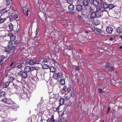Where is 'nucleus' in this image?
<instances>
[{
	"label": "nucleus",
	"instance_id": "obj_51",
	"mask_svg": "<svg viewBox=\"0 0 122 122\" xmlns=\"http://www.w3.org/2000/svg\"><path fill=\"white\" fill-rule=\"evenodd\" d=\"M14 61H11L10 62H9V66L11 67L13 64Z\"/></svg>",
	"mask_w": 122,
	"mask_h": 122
},
{
	"label": "nucleus",
	"instance_id": "obj_17",
	"mask_svg": "<svg viewBox=\"0 0 122 122\" xmlns=\"http://www.w3.org/2000/svg\"><path fill=\"white\" fill-rule=\"evenodd\" d=\"M23 10L24 15H25L26 16H28L29 14L28 11V10L27 9L26 10L25 7H23Z\"/></svg>",
	"mask_w": 122,
	"mask_h": 122
},
{
	"label": "nucleus",
	"instance_id": "obj_31",
	"mask_svg": "<svg viewBox=\"0 0 122 122\" xmlns=\"http://www.w3.org/2000/svg\"><path fill=\"white\" fill-rule=\"evenodd\" d=\"M102 8L101 6L100 7V6H98L97 7V8L96 12H99L100 10H101L102 12L104 11H102Z\"/></svg>",
	"mask_w": 122,
	"mask_h": 122
},
{
	"label": "nucleus",
	"instance_id": "obj_22",
	"mask_svg": "<svg viewBox=\"0 0 122 122\" xmlns=\"http://www.w3.org/2000/svg\"><path fill=\"white\" fill-rule=\"evenodd\" d=\"M64 99L62 98H61L59 101V105L60 106H61L63 105L64 104Z\"/></svg>",
	"mask_w": 122,
	"mask_h": 122
},
{
	"label": "nucleus",
	"instance_id": "obj_58",
	"mask_svg": "<svg viewBox=\"0 0 122 122\" xmlns=\"http://www.w3.org/2000/svg\"><path fill=\"white\" fill-rule=\"evenodd\" d=\"M67 49L68 50H71V48L70 46H67Z\"/></svg>",
	"mask_w": 122,
	"mask_h": 122
},
{
	"label": "nucleus",
	"instance_id": "obj_62",
	"mask_svg": "<svg viewBox=\"0 0 122 122\" xmlns=\"http://www.w3.org/2000/svg\"><path fill=\"white\" fill-rule=\"evenodd\" d=\"M5 9H6L7 10H6V11L8 12V11L10 10V8L9 7H7L6 8H5Z\"/></svg>",
	"mask_w": 122,
	"mask_h": 122
},
{
	"label": "nucleus",
	"instance_id": "obj_1",
	"mask_svg": "<svg viewBox=\"0 0 122 122\" xmlns=\"http://www.w3.org/2000/svg\"><path fill=\"white\" fill-rule=\"evenodd\" d=\"M1 101L7 105L5 107H7L8 109L10 108V106L12 107L14 109H16L17 108L15 104L10 99L6 98H4L1 99Z\"/></svg>",
	"mask_w": 122,
	"mask_h": 122
},
{
	"label": "nucleus",
	"instance_id": "obj_37",
	"mask_svg": "<svg viewBox=\"0 0 122 122\" xmlns=\"http://www.w3.org/2000/svg\"><path fill=\"white\" fill-rule=\"evenodd\" d=\"M13 43H12V41H10L9 42L7 47H11L12 46H13Z\"/></svg>",
	"mask_w": 122,
	"mask_h": 122
},
{
	"label": "nucleus",
	"instance_id": "obj_64",
	"mask_svg": "<svg viewBox=\"0 0 122 122\" xmlns=\"http://www.w3.org/2000/svg\"><path fill=\"white\" fill-rule=\"evenodd\" d=\"M110 63L108 62H107L106 64V65L105 67L106 68V67L107 66H110L109 65H110Z\"/></svg>",
	"mask_w": 122,
	"mask_h": 122
},
{
	"label": "nucleus",
	"instance_id": "obj_52",
	"mask_svg": "<svg viewBox=\"0 0 122 122\" xmlns=\"http://www.w3.org/2000/svg\"><path fill=\"white\" fill-rule=\"evenodd\" d=\"M75 1L77 4H80L82 1L83 0H75Z\"/></svg>",
	"mask_w": 122,
	"mask_h": 122
},
{
	"label": "nucleus",
	"instance_id": "obj_23",
	"mask_svg": "<svg viewBox=\"0 0 122 122\" xmlns=\"http://www.w3.org/2000/svg\"><path fill=\"white\" fill-rule=\"evenodd\" d=\"M59 83L61 85H64L65 84V80L64 79L61 78L60 79Z\"/></svg>",
	"mask_w": 122,
	"mask_h": 122
},
{
	"label": "nucleus",
	"instance_id": "obj_61",
	"mask_svg": "<svg viewBox=\"0 0 122 122\" xmlns=\"http://www.w3.org/2000/svg\"><path fill=\"white\" fill-rule=\"evenodd\" d=\"M79 70V67L78 66H76L75 69V70L76 71H78Z\"/></svg>",
	"mask_w": 122,
	"mask_h": 122
},
{
	"label": "nucleus",
	"instance_id": "obj_30",
	"mask_svg": "<svg viewBox=\"0 0 122 122\" xmlns=\"http://www.w3.org/2000/svg\"><path fill=\"white\" fill-rule=\"evenodd\" d=\"M15 77H13V76L9 77L8 78V80H9V82H11L15 80Z\"/></svg>",
	"mask_w": 122,
	"mask_h": 122
},
{
	"label": "nucleus",
	"instance_id": "obj_14",
	"mask_svg": "<svg viewBox=\"0 0 122 122\" xmlns=\"http://www.w3.org/2000/svg\"><path fill=\"white\" fill-rule=\"evenodd\" d=\"M6 95L5 92L3 91H0V99L2 98L5 97Z\"/></svg>",
	"mask_w": 122,
	"mask_h": 122
},
{
	"label": "nucleus",
	"instance_id": "obj_56",
	"mask_svg": "<svg viewBox=\"0 0 122 122\" xmlns=\"http://www.w3.org/2000/svg\"><path fill=\"white\" fill-rule=\"evenodd\" d=\"M22 67V66L21 65V64H20V65H19L18 66H17V67L18 68L20 69V68Z\"/></svg>",
	"mask_w": 122,
	"mask_h": 122
},
{
	"label": "nucleus",
	"instance_id": "obj_27",
	"mask_svg": "<svg viewBox=\"0 0 122 122\" xmlns=\"http://www.w3.org/2000/svg\"><path fill=\"white\" fill-rule=\"evenodd\" d=\"M5 58V57H4L3 56H0V61L1 63H2V64L4 63V60Z\"/></svg>",
	"mask_w": 122,
	"mask_h": 122
},
{
	"label": "nucleus",
	"instance_id": "obj_25",
	"mask_svg": "<svg viewBox=\"0 0 122 122\" xmlns=\"http://www.w3.org/2000/svg\"><path fill=\"white\" fill-rule=\"evenodd\" d=\"M106 68L108 71H113L114 70V69L113 67L110 66H107Z\"/></svg>",
	"mask_w": 122,
	"mask_h": 122
},
{
	"label": "nucleus",
	"instance_id": "obj_5",
	"mask_svg": "<svg viewBox=\"0 0 122 122\" xmlns=\"http://www.w3.org/2000/svg\"><path fill=\"white\" fill-rule=\"evenodd\" d=\"M95 12H92L88 14L87 16V18L89 19H92L96 17Z\"/></svg>",
	"mask_w": 122,
	"mask_h": 122
},
{
	"label": "nucleus",
	"instance_id": "obj_44",
	"mask_svg": "<svg viewBox=\"0 0 122 122\" xmlns=\"http://www.w3.org/2000/svg\"><path fill=\"white\" fill-rule=\"evenodd\" d=\"M95 31L97 32L101 33H102V30H101L100 29H98L97 28H96V30Z\"/></svg>",
	"mask_w": 122,
	"mask_h": 122
},
{
	"label": "nucleus",
	"instance_id": "obj_36",
	"mask_svg": "<svg viewBox=\"0 0 122 122\" xmlns=\"http://www.w3.org/2000/svg\"><path fill=\"white\" fill-rule=\"evenodd\" d=\"M9 27L10 30H13V25L11 23H10L9 25Z\"/></svg>",
	"mask_w": 122,
	"mask_h": 122
},
{
	"label": "nucleus",
	"instance_id": "obj_35",
	"mask_svg": "<svg viewBox=\"0 0 122 122\" xmlns=\"http://www.w3.org/2000/svg\"><path fill=\"white\" fill-rule=\"evenodd\" d=\"M6 19L4 18H2L1 16H0V23H2L4 22L6 20Z\"/></svg>",
	"mask_w": 122,
	"mask_h": 122
},
{
	"label": "nucleus",
	"instance_id": "obj_7",
	"mask_svg": "<svg viewBox=\"0 0 122 122\" xmlns=\"http://www.w3.org/2000/svg\"><path fill=\"white\" fill-rule=\"evenodd\" d=\"M37 36L36 37H35L32 41L33 45L37 46L39 45V39H37Z\"/></svg>",
	"mask_w": 122,
	"mask_h": 122
},
{
	"label": "nucleus",
	"instance_id": "obj_29",
	"mask_svg": "<svg viewBox=\"0 0 122 122\" xmlns=\"http://www.w3.org/2000/svg\"><path fill=\"white\" fill-rule=\"evenodd\" d=\"M58 75L56 73H54L52 77L55 79L57 80L58 79Z\"/></svg>",
	"mask_w": 122,
	"mask_h": 122
},
{
	"label": "nucleus",
	"instance_id": "obj_11",
	"mask_svg": "<svg viewBox=\"0 0 122 122\" xmlns=\"http://www.w3.org/2000/svg\"><path fill=\"white\" fill-rule=\"evenodd\" d=\"M8 36L10 37V41H14L15 40V37L12 33H9Z\"/></svg>",
	"mask_w": 122,
	"mask_h": 122
},
{
	"label": "nucleus",
	"instance_id": "obj_47",
	"mask_svg": "<svg viewBox=\"0 0 122 122\" xmlns=\"http://www.w3.org/2000/svg\"><path fill=\"white\" fill-rule=\"evenodd\" d=\"M60 107V106H59L57 108L55 107L54 110H55V111L56 112H58L59 111V107Z\"/></svg>",
	"mask_w": 122,
	"mask_h": 122
},
{
	"label": "nucleus",
	"instance_id": "obj_43",
	"mask_svg": "<svg viewBox=\"0 0 122 122\" xmlns=\"http://www.w3.org/2000/svg\"><path fill=\"white\" fill-rule=\"evenodd\" d=\"M99 76L100 77H103L105 76V74L101 72L99 73L98 74Z\"/></svg>",
	"mask_w": 122,
	"mask_h": 122
},
{
	"label": "nucleus",
	"instance_id": "obj_54",
	"mask_svg": "<svg viewBox=\"0 0 122 122\" xmlns=\"http://www.w3.org/2000/svg\"><path fill=\"white\" fill-rule=\"evenodd\" d=\"M47 62V59L46 58L44 59L42 61L43 62Z\"/></svg>",
	"mask_w": 122,
	"mask_h": 122
},
{
	"label": "nucleus",
	"instance_id": "obj_59",
	"mask_svg": "<svg viewBox=\"0 0 122 122\" xmlns=\"http://www.w3.org/2000/svg\"><path fill=\"white\" fill-rule=\"evenodd\" d=\"M19 43V41H15L14 42V44L15 45H17Z\"/></svg>",
	"mask_w": 122,
	"mask_h": 122
},
{
	"label": "nucleus",
	"instance_id": "obj_3",
	"mask_svg": "<svg viewBox=\"0 0 122 122\" xmlns=\"http://www.w3.org/2000/svg\"><path fill=\"white\" fill-rule=\"evenodd\" d=\"M71 86L70 84H66L65 86L62 89L61 91V92L62 94L65 93L66 92H68L71 90Z\"/></svg>",
	"mask_w": 122,
	"mask_h": 122
},
{
	"label": "nucleus",
	"instance_id": "obj_2",
	"mask_svg": "<svg viewBox=\"0 0 122 122\" xmlns=\"http://www.w3.org/2000/svg\"><path fill=\"white\" fill-rule=\"evenodd\" d=\"M100 5L102 8V11H107L106 9L108 8V4L107 2H106L104 0H102L101 1Z\"/></svg>",
	"mask_w": 122,
	"mask_h": 122
},
{
	"label": "nucleus",
	"instance_id": "obj_49",
	"mask_svg": "<svg viewBox=\"0 0 122 122\" xmlns=\"http://www.w3.org/2000/svg\"><path fill=\"white\" fill-rule=\"evenodd\" d=\"M81 20L84 23H86V21L84 17Z\"/></svg>",
	"mask_w": 122,
	"mask_h": 122
},
{
	"label": "nucleus",
	"instance_id": "obj_38",
	"mask_svg": "<svg viewBox=\"0 0 122 122\" xmlns=\"http://www.w3.org/2000/svg\"><path fill=\"white\" fill-rule=\"evenodd\" d=\"M87 13L85 10H82V12L81 13V15L83 16H84V15H86V14Z\"/></svg>",
	"mask_w": 122,
	"mask_h": 122
},
{
	"label": "nucleus",
	"instance_id": "obj_20",
	"mask_svg": "<svg viewBox=\"0 0 122 122\" xmlns=\"http://www.w3.org/2000/svg\"><path fill=\"white\" fill-rule=\"evenodd\" d=\"M30 67L28 66H26L24 68V71L27 73L30 72Z\"/></svg>",
	"mask_w": 122,
	"mask_h": 122
},
{
	"label": "nucleus",
	"instance_id": "obj_53",
	"mask_svg": "<svg viewBox=\"0 0 122 122\" xmlns=\"http://www.w3.org/2000/svg\"><path fill=\"white\" fill-rule=\"evenodd\" d=\"M39 31L38 30V29H37L36 33V36L35 37H36V36H37V37L38 36L39 34H38L39 33Z\"/></svg>",
	"mask_w": 122,
	"mask_h": 122
},
{
	"label": "nucleus",
	"instance_id": "obj_42",
	"mask_svg": "<svg viewBox=\"0 0 122 122\" xmlns=\"http://www.w3.org/2000/svg\"><path fill=\"white\" fill-rule=\"evenodd\" d=\"M30 72L32 71H33L36 70V68L35 67H30Z\"/></svg>",
	"mask_w": 122,
	"mask_h": 122
},
{
	"label": "nucleus",
	"instance_id": "obj_9",
	"mask_svg": "<svg viewBox=\"0 0 122 122\" xmlns=\"http://www.w3.org/2000/svg\"><path fill=\"white\" fill-rule=\"evenodd\" d=\"M84 7L85 10L87 13H90L92 10V8L89 5H87V6L85 7Z\"/></svg>",
	"mask_w": 122,
	"mask_h": 122
},
{
	"label": "nucleus",
	"instance_id": "obj_19",
	"mask_svg": "<svg viewBox=\"0 0 122 122\" xmlns=\"http://www.w3.org/2000/svg\"><path fill=\"white\" fill-rule=\"evenodd\" d=\"M10 82L6 81L3 83L2 84V86L3 88H5L7 87L9 85Z\"/></svg>",
	"mask_w": 122,
	"mask_h": 122
},
{
	"label": "nucleus",
	"instance_id": "obj_34",
	"mask_svg": "<svg viewBox=\"0 0 122 122\" xmlns=\"http://www.w3.org/2000/svg\"><path fill=\"white\" fill-rule=\"evenodd\" d=\"M108 8L109 9H112L115 6L113 4H108Z\"/></svg>",
	"mask_w": 122,
	"mask_h": 122
},
{
	"label": "nucleus",
	"instance_id": "obj_21",
	"mask_svg": "<svg viewBox=\"0 0 122 122\" xmlns=\"http://www.w3.org/2000/svg\"><path fill=\"white\" fill-rule=\"evenodd\" d=\"M21 96L22 99H25L27 98V94L26 92L21 93Z\"/></svg>",
	"mask_w": 122,
	"mask_h": 122
},
{
	"label": "nucleus",
	"instance_id": "obj_16",
	"mask_svg": "<svg viewBox=\"0 0 122 122\" xmlns=\"http://www.w3.org/2000/svg\"><path fill=\"white\" fill-rule=\"evenodd\" d=\"M69 10L70 11H73L74 9V5L70 4L69 5L68 7Z\"/></svg>",
	"mask_w": 122,
	"mask_h": 122
},
{
	"label": "nucleus",
	"instance_id": "obj_50",
	"mask_svg": "<svg viewBox=\"0 0 122 122\" xmlns=\"http://www.w3.org/2000/svg\"><path fill=\"white\" fill-rule=\"evenodd\" d=\"M83 18V17L82 16L79 15L77 17V19H80L81 20Z\"/></svg>",
	"mask_w": 122,
	"mask_h": 122
},
{
	"label": "nucleus",
	"instance_id": "obj_8",
	"mask_svg": "<svg viewBox=\"0 0 122 122\" xmlns=\"http://www.w3.org/2000/svg\"><path fill=\"white\" fill-rule=\"evenodd\" d=\"M25 64L32 66L34 65V61L31 59H28L25 61Z\"/></svg>",
	"mask_w": 122,
	"mask_h": 122
},
{
	"label": "nucleus",
	"instance_id": "obj_4",
	"mask_svg": "<svg viewBox=\"0 0 122 122\" xmlns=\"http://www.w3.org/2000/svg\"><path fill=\"white\" fill-rule=\"evenodd\" d=\"M15 46H12L11 47H7V48H5V51L8 52L9 54L11 53L14 51L15 50Z\"/></svg>",
	"mask_w": 122,
	"mask_h": 122
},
{
	"label": "nucleus",
	"instance_id": "obj_24",
	"mask_svg": "<svg viewBox=\"0 0 122 122\" xmlns=\"http://www.w3.org/2000/svg\"><path fill=\"white\" fill-rule=\"evenodd\" d=\"M117 32L118 33H122V27H119L117 30Z\"/></svg>",
	"mask_w": 122,
	"mask_h": 122
},
{
	"label": "nucleus",
	"instance_id": "obj_12",
	"mask_svg": "<svg viewBox=\"0 0 122 122\" xmlns=\"http://www.w3.org/2000/svg\"><path fill=\"white\" fill-rule=\"evenodd\" d=\"M28 74L27 73L24 71L22 72L21 74V76L22 78L23 79L26 78Z\"/></svg>",
	"mask_w": 122,
	"mask_h": 122
},
{
	"label": "nucleus",
	"instance_id": "obj_57",
	"mask_svg": "<svg viewBox=\"0 0 122 122\" xmlns=\"http://www.w3.org/2000/svg\"><path fill=\"white\" fill-rule=\"evenodd\" d=\"M91 29L94 31H95L96 30V28H95L94 27L92 26L91 27Z\"/></svg>",
	"mask_w": 122,
	"mask_h": 122
},
{
	"label": "nucleus",
	"instance_id": "obj_13",
	"mask_svg": "<svg viewBox=\"0 0 122 122\" xmlns=\"http://www.w3.org/2000/svg\"><path fill=\"white\" fill-rule=\"evenodd\" d=\"M113 29L110 27H108L106 29V31L108 33L111 34L112 31Z\"/></svg>",
	"mask_w": 122,
	"mask_h": 122
},
{
	"label": "nucleus",
	"instance_id": "obj_26",
	"mask_svg": "<svg viewBox=\"0 0 122 122\" xmlns=\"http://www.w3.org/2000/svg\"><path fill=\"white\" fill-rule=\"evenodd\" d=\"M96 14V18H98L99 17H101V12H95Z\"/></svg>",
	"mask_w": 122,
	"mask_h": 122
},
{
	"label": "nucleus",
	"instance_id": "obj_55",
	"mask_svg": "<svg viewBox=\"0 0 122 122\" xmlns=\"http://www.w3.org/2000/svg\"><path fill=\"white\" fill-rule=\"evenodd\" d=\"M119 85V83H117L116 84V86L117 88H119L120 86Z\"/></svg>",
	"mask_w": 122,
	"mask_h": 122
},
{
	"label": "nucleus",
	"instance_id": "obj_60",
	"mask_svg": "<svg viewBox=\"0 0 122 122\" xmlns=\"http://www.w3.org/2000/svg\"><path fill=\"white\" fill-rule=\"evenodd\" d=\"M88 1V2H89L90 3H92L93 2L94 0H87Z\"/></svg>",
	"mask_w": 122,
	"mask_h": 122
},
{
	"label": "nucleus",
	"instance_id": "obj_46",
	"mask_svg": "<svg viewBox=\"0 0 122 122\" xmlns=\"http://www.w3.org/2000/svg\"><path fill=\"white\" fill-rule=\"evenodd\" d=\"M50 119L51 122H54L55 121L54 119V117L53 115L52 116V117L50 118Z\"/></svg>",
	"mask_w": 122,
	"mask_h": 122
},
{
	"label": "nucleus",
	"instance_id": "obj_48",
	"mask_svg": "<svg viewBox=\"0 0 122 122\" xmlns=\"http://www.w3.org/2000/svg\"><path fill=\"white\" fill-rule=\"evenodd\" d=\"M40 63V61L39 60H36V61H34V64H39Z\"/></svg>",
	"mask_w": 122,
	"mask_h": 122
},
{
	"label": "nucleus",
	"instance_id": "obj_28",
	"mask_svg": "<svg viewBox=\"0 0 122 122\" xmlns=\"http://www.w3.org/2000/svg\"><path fill=\"white\" fill-rule=\"evenodd\" d=\"M42 67L44 69H47L49 68V67L47 64H44L42 66Z\"/></svg>",
	"mask_w": 122,
	"mask_h": 122
},
{
	"label": "nucleus",
	"instance_id": "obj_33",
	"mask_svg": "<svg viewBox=\"0 0 122 122\" xmlns=\"http://www.w3.org/2000/svg\"><path fill=\"white\" fill-rule=\"evenodd\" d=\"M5 8L1 10L0 11L1 14H3L7 12Z\"/></svg>",
	"mask_w": 122,
	"mask_h": 122
},
{
	"label": "nucleus",
	"instance_id": "obj_10",
	"mask_svg": "<svg viewBox=\"0 0 122 122\" xmlns=\"http://www.w3.org/2000/svg\"><path fill=\"white\" fill-rule=\"evenodd\" d=\"M76 9L78 11H81L83 9V6L79 4L76 6Z\"/></svg>",
	"mask_w": 122,
	"mask_h": 122
},
{
	"label": "nucleus",
	"instance_id": "obj_39",
	"mask_svg": "<svg viewBox=\"0 0 122 122\" xmlns=\"http://www.w3.org/2000/svg\"><path fill=\"white\" fill-rule=\"evenodd\" d=\"M94 23L96 25H98L100 24L99 21L98 20H96L94 21Z\"/></svg>",
	"mask_w": 122,
	"mask_h": 122
},
{
	"label": "nucleus",
	"instance_id": "obj_40",
	"mask_svg": "<svg viewBox=\"0 0 122 122\" xmlns=\"http://www.w3.org/2000/svg\"><path fill=\"white\" fill-rule=\"evenodd\" d=\"M6 6H9L10 4V0H6Z\"/></svg>",
	"mask_w": 122,
	"mask_h": 122
},
{
	"label": "nucleus",
	"instance_id": "obj_15",
	"mask_svg": "<svg viewBox=\"0 0 122 122\" xmlns=\"http://www.w3.org/2000/svg\"><path fill=\"white\" fill-rule=\"evenodd\" d=\"M88 1L87 0H84L82 1V5L84 7H85L88 5Z\"/></svg>",
	"mask_w": 122,
	"mask_h": 122
},
{
	"label": "nucleus",
	"instance_id": "obj_45",
	"mask_svg": "<svg viewBox=\"0 0 122 122\" xmlns=\"http://www.w3.org/2000/svg\"><path fill=\"white\" fill-rule=\"evenodd\" d=\"M73 0H67V3L69 4H72L73 2Z\"/></svg>",
	"mask_w": 122,
	"mask_h": 122
},
{
	"label": "nucleus",
	"instance_id": "obj_32",
	"mask_svg": "<svg viewBox=\"0 0 122 122\" xmlns=\"http://www.w3.org/2000/svg\"><path fill=\"white\" fill-rule=\"evenodd\" d=\"M50 69L51 72H54L55 71V69L53 66H51L50 67Z\"/></svg>",
	"mask_w": 122,
	"mask_h": 122
},
{
	"label": "nucleus",
	"instance_id": "obj_6",
	"mask_svg": "<svg viewBox=\"0 0 122 122\" xmlns=\"http://www.w3.org/2000/svg\"><path fill=\"white\" fill-rule=\"evenodd\" d=\"M19 53L21 55L26 56H27V52L24 48H23L21 49L19 52Z\"/></svg>",
	"mask_w": 122,
	"mask_h": 122
},
{
	"label": "nucleus",
	"instance_id": "obj_63",
	"mask_svg": "<svg viewBox=\"0 0 122 122\" xmlns=\"http://www.w3.org/2000/svg\"><path fill=\"white\" fill-rule=\"evenodd\" d=\"M63 120L61 118L58 121V122H63Z\"/></svg>",
	"mask_w": 122,
	"mask_h": 122
},
{
	"label": "nucleus",
	"instance_id": "obj_18",
	"mask_svg": "<svg viewBox=\"0 0 122 122\" xmlns=\"http://www.w3.org/2000/svg\"><path fill=\"white\" fill-rule=\"evenodd\" d=\"M93 5L96 7H97L99 5V1L97 0H94L93 2L92 3Z\"/></svg>",
	"mask_w": 122,
	"mask_h": 122
},
{
	"label": "nucleus",
	"instance_id": "obj_41",
	"mask_svg": "<svg viewBox=\"0 0 122 122\" xmlns=\"http://www.w3.org/2000/svg\"><path fill=\"white\" fill-rule=\"evenodd\" d=\"M57 74L58 75V77H59V78H61L63 76L62 73L61 72H59L57 73Z\"/></svg>",
	"mask_w": 122,
	"mask_h": 122
}]
</instances>
